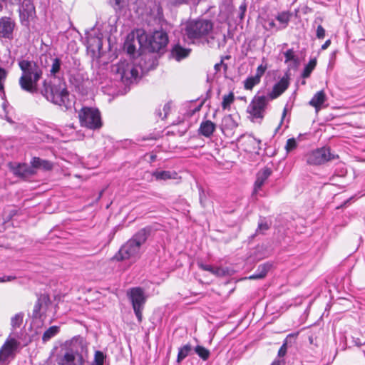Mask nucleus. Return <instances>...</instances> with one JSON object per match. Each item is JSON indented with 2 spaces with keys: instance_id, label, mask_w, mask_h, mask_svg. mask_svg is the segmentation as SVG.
I'll list each match as a JSON object with an SVG mask.
<instances>
[{
  "instance_id": "f257e3e1",
  "label": "nucleus",
  "mask_w": 365,
  "mask_h": 365,
  "mask_svg": "<svg viewBox=\"0 0 365 365\" xmlns=\"http://www.w3.org/2000/svg\"><path fill=\"white\" fill-rule=\"evenodd\" d=\"M18 65L21 71L19 79V85L21 90L32 95L40 93L48 101L60 106L64 110L72 108L73 101L69 98V93L64 83L55 84L45 79L40 88L38 82L43 73L42 67L37 62L29 59L19 60Z\"/></svg>"
},
{
  "instance_id": "f03ea898",
  "label": "nucleus",
  "mask_w": 365,
  "mask_h": 365,
  "mask_svg": "<svg viewBox=\"0 0 365 365\" xmlns=\"http://www.w3.org/2000/svg\"><path fill=\"white\" fill-rule=\"evenodd\" d=\"M151 228L146 227L138 231L129 240H128L113 257L117 261L130 260L135 262L140 258L141 247L144 245L150 235Z\"/></svg>"
},
{
  "instance_id": "7ed1b4c3",
  "label": "nucleus",
  "mask_w": 365,
  "mask_h": 365,
  "mask_svg": "<svg viewBox=\"0 0 365 365\" xmlns=\"http://www.w3.org/2000/svg\"><path fill=\"white\" fill-rule=\"evenodd\" d=\"M213 30V23L207 19L190 20L185 23L182 31L183 36L187 39L206 40Z\"/></svg>"
},
{
  "instance_id": "20e7f679",
  "label": "nucleus",
  "mask_w": 365,
  "mask_h": 365,
  "mask_svg": "<svg viewBox=\"0 0 365 365\" xmlns=\"http://www.w3.org/2000/svg\"><path fill=\"white\" fill-rule=\"evenodd\" d=\"M81 126L91 130L100 129L102 125L101 113L98 109L91 107H83L78 113Z\"/></svg>"
},
{
  "instance_id": "39448f33",
  "label": "nucleus",
  "mask_w": 365,
  "mask_h": 365,
  "mask_svg": "<svg viewBox=\"0 0 365 365\" xmlns=\"http://www.w3.org/2000/svg\"><path fill=\"white\" fill-rule=\"evenodd\" d=\"M112 71L115 74L116 78L123 83L128 84L136 80L138 76V68L126 61H120L112 67Z\"/></svg>"
},
{
  "instance_id": "423d86ee",
  "label": "nucleus",
  "mask_w": 365,
  "mask_h": 365,
  "mask_svg": "<svg viewBox=\"0 0 365 365\" xmlns=\"http://www.w3.org/2000/svg\"><path fill=\"white\" fill-rule=\"evenodd\" d=\"M127 296L132 304L134 313L139 322L142 321L143 309L146 302L143 289L140 287L130 288L127 291Z\"/></svg>"
},
{
  "instance_id": "0eeeda50",
  "label": "nucleus",
  "mask_w": 365,
  "mask_h": 365,
  "mask_svg": "<svg viewBox=\"0 0 365 365\" xmlns=\"http://www.w3.org/2000/svg\"><path fill=\"white\" fill-rule=\"evenodd\" d=\"M57 363L58 365H85V359L78 350L72 346L66 348L58 356Z\"/></svg>"
},
{
  "instance_id": "6e6552de",
  "label": "nucleus",
  "mask_w": 365,
  "mask_h": 365,
  "mask_svg": "<svg viewBox=\"0 0 365 365\" xmlns=\"http://www.w3.org/2000/svg\"><path fill=\"white\" fill-rule=\"evenodd\" d=\"M338 158V155L331 153L329 148L323 147L316 149L306 156L307 163L309 165H322L331 160Z\"/></svg>"
},
{
  "instance_id": "1a4fd4ad",
  "label": "nucleus",
  "mask_w": 365,
  "mask_h": 365,
  "mask_svg": "<svg viewBox=\"0 0 365 365\" xmlns=\"http://www.w3.org/2000/svg\"><path fill=\"white\" fill-rule=\"evenodd\" d=\"M267 100L264 96H255L247 107V112L252 120H262L267 106Z\"/></svg>"
},
{
  "instance_id": "9d476101",
  "label": "nucleus",
  "mask_w": 365,
  "mask_h": 365,
  "mask_svg": "<svg viewBox=\"0 0 365 365\" xmlns=\"http://www.w3.org/2000/svg\"><path fill=\"white\" fill-rule=\"evenodd\" d=\"M19 342L15 339H8L0 349V365H8L15 356Z\"/></svg>"
},
{
  "instance_id": "9b49d317",
  "label": "nucleus",
  "mask_w": 365,
  "mask_h": 365,
  "mask_svg": "<svg viewBox=\"0 0 365 365\" xmlns=\"http://www.w3.org/2000/svg\"><path fill=\"white\" fill-rule=\"evenodd\" d=\"M150 49L153 52H158L165 48L168 42V38L163 31H156L148 37L146 36Z\"/></svg>"
},
{
  "instance_id": "f8f14e48",
  "label": "nucleus",
  "mask_w": 365,
  "mask_h": 365,
  "mask_svg": "<svg viewBox=\"0 0 365 365\" xmlns=\"http://www.w3.org/2000/svg\"><path fill=\"white\" fill-rule=\"evenodd\" d=\"M19 17L23 25L28 26L36 16L35 7L31 0H23L19 9Z\"/></svg>"
},
{
  "instance_id": "ddd939ff",
  "label": "nucleus",
  "mask_w": 365,
  "mask_h": 365,
  "mask_svg": "<svg viewBox=\"0 0 365 365\" xmlns=\"http://www.w3.org/2000/svg\"><path fill=\"white\" fill-rule=\"evenodd\" d=\"M15 23L9 17L0 19V37L11 39L13 37V31Z\"/></svg>"
},
{
  "instance_id": "4468645a",
  "label": "nucleus",
  "mask_w": 365,
  "mask_h": 365,
  "mask_svg": "<svg viewBox=\"0 0 365 365\" xmlns=\"http://www.w3.org/2000/svg\"><path fill=\"white\" fill-rule=\"evenodd\" d=\"M289 85V77L288 74H285L279 82L274 85L272 91L269 93L270 99H275L282 95L288 88Z\"/></svg>"
},
{
  "instance_id": "2eb2a0df",
  "label": "nucleus",
  "mask_w": 365,
  "mask_h": 365,
  "mask_svg": "<svg viewBox=\"0 0 365 365\" xmlns=\"http://www.w3.org/2000/svg\"><path fill=\"white\" fill-rule=\"evenodd\" d=\"M8 165H9L10 170L16 176L26 178L27 176L34 175L35 173L33 168L29 167L26 164H20V163L17 164V163H9Z\"/></svg>"
},
{
  "instance_id": "dca6fc26",
  "label": "nucleus",
  "mask_w": 365,
  "mask_h": 365,
  "mask_svg": "<svg viewBox=\"0 0 365 365\" xmlns=\"http://www.w3.org/2000/svg\"><path fill=\"white\" fill-rule=\"evenodd\" d=\"M272 170L269 168H264L257 174V179L255 182L254 192L256 193L264 185V182L271 175Z\"/></svg>"
},
{
  "instance_id": "f3484780",
  "label": "nucleus",
  "mask_w": 365,
  "mask_h": 365,
  "mask_svg": "<svg viewBox=\"0 0 365 365\" xmlns=\"http://www.w3.org/2000/svg\"><path fill=\"white\" fill-rule=\"evenodd\" d=\"M50 302L49 297L46 294H41L34 305L33 316L35 318L41 317V309L46 307Z\"/></svg>"
},
{
  "instance_id": "a211bd4d",
  "label": "nucleus",
  "mask_w": 365,
  "mask_h": 365,
  "mask_svg": "<svg viewBox=\"0 0 365 365\" xmlns=\"http://www.w3.org/2000/svg\"><path fill=\"white\" fill-rule=\"evenodd\" d=\"M327 101V96L325 94V92L322 90L318 91L314 94V96L312 97V98L309 102V104L314 107L317 112H318L322 105L325 103Z\"/></svg>"
},
{
  "instance_id": "6ab92c4d",
  "label": "nucleus",
  "mask_w": 365,
  "mask_h": 365,
  "mask_svg": "<svg viewBox=\"0 0 365 365\" xmlns=\"http://www.w3.org/2000/svg\"><path fill=\"white\" fill-rule=\"evenodd\" d=\"M291 18L292 14L289 11H284L277 13V14L275 16V20L277 22H279V25H277L279 31L284 30L288 26Z\"/></svg>"
},
{
  "instance_id": "aec40b11",
  "label": "nucleus",
  "mask_w": 365,
  "mask_h": 365,
  "mask_svg": "<svg viewBox=\"0 0 365 365\" xmlns=\"http://www.w3.org/2000/svg\"><path fill=\"white\" fill-rule=\"evenodd\" d=\"M215 128L216 125L211 120H207L201 123L199 128V133L206 138H210L212 135Z\"/></svg>"
},
{
  "instance_id": "412c9836",
  "label": "nucleus",
  "mask_w": 365,
  "mask_h": 365,
  "mask_svg": "<svg viewBox=\"0 0 365 365\" xmlns=\"http://www.w3.org/2000/svg\"><path fill=\"white\" fill-rule=\"evenodd\" d=\"M272 267V264L270 263H264L258 266L256 272L247 277L249 279H259L265 277L267 272Z\"/></svg>"
},
{
  "instance_id": "4be33fe9",
  "label": "nucleus",
  "mask_w": 365,
  "mask_h": 365,
  "mask_svg": "<svg viewBox=\"0 0 365 365\" xmlns=\"http://www.w3.org/2000/svg\"><path fill=\"white\" fill-rule=\"evenodd\" d=\"M190 52V49L185 48L180 45H175L171 51V56L176 61H180L186 58Z\"/></svg>"
},
{
  "instance_id": "5701e85b",
  "label": "nucleus",
  "mask_w": 365,
  "mask_h": 365,
  "mask_svg": "<svg viewBox=\"0 0 365 365\" xmlns=\"http://www.w3.org/2000/svg\"><path fill=\"white\" fill-rule=\"evenodd\" d=\"M31 163L33 169L39 168L43 170H51L53 168V163L51 161L43 160L37 157L33 158Z\"/></svg>"
},
{
  "instance_id": "b1692460",
  "label": "nucleus",
  "mask_w": 365,
  "mask_h": 365,
  "mask_svg": "<svg viewBox=\"0 0 365 365\" xmlns=\"http://www.w3.org/2000/svg\"><path fill=\"white\" fill-rule=\"evenodd\" d=\"M153 175L156 180H166L169 179H176L178 174L174 171L160 170L155 171L153 173Z\"/></svg>"
},
{
  "instance_id": "393cba45",
  "label": "nucleus",
  "mask_w": 365,
  "mask_h": 365,
  "mask_svg": "<svg viewBox=\"0 0 365 365\" xmlns=\"http://www.w3.org/2000/svg\"><path fill=\"white\" fill-rule=\"evenodd\" d=\"M192 347L190 344H187L179 348L177 356V362L180 363L185 359L192 351Z\"/></svg>"
},
{
  "instance_id": "a878e982",
  "label": "nucleus",
  "mask_w": 365,
  "mask_h": 365,
  "mask_svg": "<svg viewBox=\"0 0 365 365\" xmlns=\"http://www.w3.org/2000/svg\"><path fill=\"white\" fill-rule=\"evenodd\" d=\"M59 330L60 328L58 326H52L49 327L44 331L42 336L43 342L46 343L51 338L54 337L59 332Z\"/></svg>"
},
{
  "instance_id": "bb28decb",
  "label": "nucleus",
  "mask_w": 365,
  "mask_h": 365,
  "mask_svg": "<svg viewBox=\"0 0 365 365\" xmlns=\"http://www.w3.org/2000/svg\"><path fill=\"white\" fill-rule=\"evenodd\" d=\"M222 127L225 129L232 130L237 127V123L232 115H227L222 118Z\"/></svg>"
},
{
  "instance_id": "cd10ccee",
  "label": "nucleus",
  "mask_w": 365,
  "mask_h": 365,
  "mask_svg": "<svg viewBox=\"0 0 365 365\" xmlns=\"http://www.w3.org/2000/svg\"><path fill=\"white\" fill-rule=\"evenodd\" d=\"M262 26L265 30L272 33L279 31V29H278L279 27L275 22V19L267 18L264 19Z\"/></svg>"
},
{
  "instance_id": "c85d7f7f",
  "label": "nucleus",
  "mask_w": 365,
  "mask_h": 365,
  "mask_svg": "<svg viewBox=\"0 0 365 365\" xmlns=\"http://www.w3.org/2000/svg\"><path fill=\"white\" fill-rule=\"evenodd\" d=\"M317 66V59L312 58L311 59L309 63L305 66L302 73V77L303 78H307L310 76L312 71Z\"/></svg>"
},
{
  "instance_id": "c756f323",
  "label": "nucleus",
  "mask_w": 365,
  "mask_h": 365,
  "mask_svg": "<svg viewBox=\"0 0 365 365\" xmlns=\"http://www.w3.org/2000/svg\"><path fill=\"white\" fill-rule=\"evenodd\" d=\"M259 82L260 79L258 78V76H250L244 81V87L246 90H252L253 87L259 84Z\"/></svg>"
},
{
  "instance_id": "7c9ffc66",
  "label": "nucleus",
  "mask_w": 365,
  "mask_h": 365,
  "mask_svg": "<svg viewBox=\"0 0 365 365\" xmlns=\"http://www.w3.org/2000/svg\"><path fill=\"white\" fill-rule=\"evenodd\" d=\"M51 62L52 64L50 69V74L55 76L60 71L61 61L58 58H51Z\"/></svg>"
},
{
  "instance_id": "2f4dec72",
  "label": "nucleus",
  "mask_w": 365,
  "mask_h": 365,
  "mask_svg": "<svg viewBox=\"0 0 365 365\" xmlns=\"http://www.w3.org/2000/svg\"><path fill=\"white\" fill-rule=\"evenodd\" d=\"M195 351L202 360H207L210 356V351L204 346H197Z\"/></svg>"
},
{
  "instance_id": "473e14b6",
  "label": "nucleus",
  "mask_w": 365,
  "mask_h": 365,
  "mask_svg": "<svg viewBox=\"0 0 365 365\" xmlns=\"http://www.w3.org/2000/svg\"><path fill=\"white\" fill-rule=\"evenodd\" d=\"M235 96L233 93H230L228 95L223 96L222 107L224 110L227 109L230 107V105L233 103Z\"/></svg>"
},
{
  "instance_id": "72a5a7b5",
  "label": "nucleus",
  "mask_w": 365,
  "mask_h": 365,
  "mask_svg": "<svg viewBox=\"0 0 365 365\" xmlns=\"http://www.w3.org/2000/svg\"><path fill=\"white\" fill-rule=\"evenodd\" d=\"M24 319V314L23 313H18L15 314L11 319V325L13 327V329H16L17 327H19L22 322Z\"/></svg>"
},
{
  "instance_id": "f704fd0d",
  "label": "nucleus",
  "mask_w": 365,
  "mask_h": 365,
  "mask_svg": "<svg viewBox=\"0 0 365 365\" xmlns=\"http://www.w3.org/2000/svg\"><path fill=\"white\" fill-rule=\"evenodd\" d=\"M105 359V356L101 351H96L94 355V361L91 365H103Z\"/></svg>"
},
{
  "instance_id": "c9c22d12",
  "label": "nucleus",
  "mask_w": 365,
  "mask_h": 365,
  "mask_svg": "<svg viewBox=\"0 0 365 365\" xmlns=\"http://www.w3.org/2000/svg\"><path fill=\"white\" fill-rule=\"evenodd\" d=\"M284 55L285 57V63H288L290 61H293L294 62L297 61V58L296 57L294 51L292 48L288 49L286 52H284Z\"/></svg>"
},
{
  "instance_id": "e433bc0d",
  "label": "nucleus",
  "mask_w": 365,
  "mask_h": 365,
  "mask_svg": "<svg viewBox=\"0 0 365 365\" xmlns=\"http://www.w3.org/2000/svg\"><path fill=\"white\" fill-rule=\"evenodd\" d=\"M297 147V143L295 140V138H289L287 140V143L285 145V149L287 153L293 150Z\"/></svg>"
},
{
  "instance_id": "4c0bfd02",
  "label": "nucleus",
  "mask_w": 365,
  "mask_h": 365,
  "mask_svg": "<svg viewBox=\"0 0 365 365\" xmlns=\"http://www.w3.org/2000/svg\"><path fill=\"white\" fill-rule=\"evenodd\" d=\"M7 77V71L3 68H0V91L4 92V82Z\"/></svg>"
},
{
  "instance_id": "58836bf2",
  "label": "nucleus",
  "mask_w": 365,
  "mask_h": 365,
  "mask_svg": "<svg viewBox=\"0 0 365 365\" xmlns=\"http://www.w3.org/2000/svg\"><path fill=\"white\" fill-rule=\"evenodd\" d=\"M247 142L250 144V145H252L254 147H253V150H259L260 148H259V144L261 143V140H258L255 138H254L253 136H249L247 138Z\"/></svg>"
},
{
  "instance_id": "ea45409f",
  "label": "nucleus",
  "mask_w": 365,
  "mask_h": 365,
  "mask_svg": "<svg viewBox=\"0 0 365 365\" xmlns=\"http://www.w3.org/2000/svg\"><path fill=\"white\" fill-rule=\"evenodd\" d=\"M269 228V225L264 220H260L258 223V227L257 229V232L258 233H264V231L267 230Z\"/></svg>"
},
{
  "instance_id": "a19ab883",
  "label": "nucleus",
  "mask_w": 365,
  "mask_h": 365,
  "mask_svg": "<svg viewBox=\"0 0 365 365\" xmlns=\"http://www.w3.org/2000/svg\"><path fill=\"white\" fill-rule=\"evenodd\" d=\"M266 69V66H263L262 64L259 65L257 68L256 74L255 76H258V78L261 79V77L264 73Z\"/></svg>"
},
{
  "instance_id": "79ce46f5",
  "label": "nucleus",
  "mask_w": 365,
  "mask_h": 365,
  "mask_svg": "<svg viewBox=\"0 0 365 365\" xmlns=\"http://www.w3.org/2000/svg\"><path fill=\"white\" fill-rule=\"evenodd\" d=\"M317 37L319 39L324 38L325 36V29L322 26L319 25L317 29Z\"/></svg>"
},
{
  "instance_id": "37998d69",
  "label": "nucleus",
  "mask_w": 365,
  "mask_h": 365,
  "mask_svg": "<svg viewBox=\"0 0 365 365\" xmlns=\"http://www.w3.org/2000/svg\"><path fill=\"white\" fill-rule=\"evenodd\" d=\"M239 10H240V14H239V17L240 19H242L245 16V14L246 12V10H247V5L245 3H242L240 7H239Z\"/></svg>"
},
{
  "instance_id": "c03bdc74",
  "label": "nucleus",
  "mask_w": 365,
  "mask_h": 365,
  "mask_svg": "<svg viewBox=\"0 0 365 365\" xmlns=\"http://www.w3.org/2000/svg\"><path fill=\"white\" fill-rule=\"evenodd\" d=\"M163 110L165 112V114L163 116H162V113L160 110H157L156 114L162 119H164L167 117L168 112L169 110V106L168 105H165L163 108Z\"/></svg>"
},
{
  "instance_id": "a18cd8bd",
  "label": "nucleus",
  "mask_w": 365,
  "mask_h": 365,
  "mask_svg": "<svg viewBox=\"0 0 365 365\" xmlns=\"http://www.w3.org/2000/svg\"><path fill=\"white\" fill-rule=\"evenodd\" d=\"M198 266L202 270L208 271L210 272H212L213 271L212 270L213 267H212L211 265L205 264H202V263H198Z\"/></svg>"
},
{
  "instance_id": "49530a36",
  "label": "nucleus",
  "mask_w": 365,
  "mask_h": 365,
  "mask_svg": "<svg viewBox=\"0 0 365 365\" xmlns=\"http://www.w3.org/2000/svg\"><path fill=\"white\" fill-rule=\"evenodd\" d=\"M127 46V51L129 54H133L135 51V47L131 43H129L128 42L126 43Z\"/></svg>"
},
{
  "instance_id": "de8ad7c7",
  "label": "nucleus",
  "mask_w": 365,
  "mask_h": 365,
  "mask_svg": "<svg viewBox=\"0 0 365 365\" xmlns=\"http://www.w3.org/2000/svg\"><path fill=\"white\" fill-rule=\"evenodd\" d=\"M15 279V277L14 276H4L2 277H0V282H6L12 281Z\"/></svg>"
},
{
  "instance_id": "09e8293b",
  "label": "nucleus",
  "mask_w": 365,
  "mask_h": 365,
  "mask_svg": "<svg viewBox=\"0 0 365 365\" xmlns=\"http://www.w3.org/2000/svg\"><path fill=\"white\" fill-rule=\"evenodd\" d=\"M286 352H287V346H286V344H284L279 349V350L278 351V355L279 356H283L285 355Z\"/></svg>"
},
{
  "instance_id": "8fccbe9b",
  "label": "nucleus",
  "mask_w": 365,
  "mask_h": 365,
  "mask_svg": "<svg viewBox=\"0 0 365 365\" xmlns=\"http://www.w3.org/2000/svg\"><path fill=\"white\" fill-rule=\"evenodd\" d=\"M212 270L213 271L211 273L215 274V275L220 276V275H222L223 274L222 269L219 268V267H213Z\"/></svg>"
},
{
  "instance_id": "3c124183",
  "label": "nucleus",
  "mask_w": 365,
  "mask_h": 365,
  "mask_svg": "<svg viewBox=\"0 0 365 365\" xmlns=\"http://www.w3.org/2000/svg\"><path fill=\"white\" fill-rule=\"evenodd\" d=\"M331 44V40L328 39L325 41V43L322 46V49L325 50L327 49Z\"/></svg>"
},
{
  "instance_id": "603ef678",
  "label": "nucleus",
  "mask_w": 365,
  "mask_h": 365,
  "mask_svg": "<svg viewBox=\"0 0 365 365\" xmlns=\"http://www.w3.org/2000/svg\"><path fill=\"white\" fill-rule=\"evenodd\" d=\"M223 65V62L222 61H220V63H216L215 65V69L217 71H219L220 70V67Z\"/></svg>"
},
{
  "instance_id": "864d4df0",
  "label": "nucleus",
  "mask_w": 365,
  "mask_h": 365,
  "mask_svg": "<svg viewBox=\"0 0 365 365\" xmlns=\"http://www.w3.org/2000/svg\"><path fill=\"white\" fill-rule=\"evenodd\" d=\"M272 365H284L283 363H282L281 361H274L272 364Z\"/></svg>"
},
{
  "instance_id": "5fc2aeb1",
  "label": "nucleus",
  "mask_w": 365,
  "mask_h": 365,
  "mask_svg": "<svg viewBox=\"0 0 365 365\" xmlns=\"http://www.w3.org/2000/svg\"><path fill=\"white\" fill-rule=\"evenodd\" d=\"M187 0H176L175 1V3L176 4H182L184 2H185Z\"/></svg>"
},
{
  "instance_id": "6e6d98bb",
  "label": "nucleus",
  "mask_w": 365,
  "mask_h": 365,
  "mask_svg": "<svg viewBox=\"0 0 365 365\" xmlns=\"http://www.w3.org/2000/svg\"><path fill=\"white\" fill-rule=\"evenodd\" d=\"M286 112H287V109L284 108V111H283V114H282V119L284 118L285 115H286Z\"/></svg>"
},
{
  "instance_id": "4d7b16f0",
  "label": "nucleus",
  "mask_w": 365,
  "mask_h": 365,
  "mask_svg": "<svg viewBox=\"0 0 365 365\" xmlns=\"http://www.w3.org/2000/svg\"><path fill=\"white\" fill-rule=\"evenodd\" d=\"M200 202L202 204V199L200 197Z\"/></svg>"
}]
</instances>
